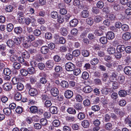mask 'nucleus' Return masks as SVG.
<instances>
[{
    "label": "nucleus",
    "mask_w": 131,
    "mask_h": 131,
    "mask_svg": "<svg viewBox=\"0 0 131 131\" xmlns=\"http://www.w3.org/2000/svg\"><path fill=\"white\" fill-rule=\"evenodd\" d=\"M73 92L70 90H68L66 91L64 93L65 97L67 99H70L73 96Z\"/></svg>",
    "instance_id": "5"
},
{
    "label": "nucleus",
    "mask_w": 131,
    "mask_h": 131,
    "mask_svg": "<svg viewBox=\"0 0 131 131\" xmlns=\"http://www.w3.org/2000/svg\"><path fill=\"white\" fill-rule=\"evenodd\" d=\"M14 30V32L17 34H20L22 31V29L20 27L15 28Z\"/></svg>",
    "instance_id": "24"
},
{
    "label": "nucleus",
    "mask_w": 131,
    "mask_h": 131,
    "mask_svg": "<svg viewBox=\"0 0 131 131\" xmlns=\"http://www.w3.org/2000/svg\"><path fill=\"white\" fill-rule=\"evenodd\" d=\"M84 0H75L73 2V5L77 6L80 9H83L84 7V5L82 2Z\"/></svg>",
    "instance_id": "1"
},
{
    "label": "nucleus",
    "mask_w": 131,
    "mask_h": 131,
    "mask_svg": "<svg viewBox=\"0 0 131 131\" xmlns=\"http://www.w3.org/2000/svg\"><path fill=\"white\" fill-rule=\"evenodd\" d=\"M78 23L77 19H74L71 20L70 22V25L72 27H75L77 26Z\"/></svg>",
    "instance_id": "11"
},
{
    "label": "nucleus",
    "mask_w": 131,
    "mask_h": 131,
    "mask_svg": "<svg viewBox=\"0 0 131 131\" xmlns=\"http://www.w3.org/2000/svg\"><path fill=\"white\" fill-rule=\"evenodd\" d=\"M60 85L63 89H66L69 87V84L67 81L63 80L62 81L60 82Z\"/></svg>",
    "instance_id": "16"
},
{
    "label": "nucleus",
    "mask_w": 131,
    "mask_h": 131,
    "mask_svg": "<svg viewBox=\"0 0 131 131\" xmlns=\"http://www.w3.org/2000/svg\"><path fill=\"white\" fill-rule=\"evenodd\" d=\"M24 88V86L22 83H17V88L18 90L19 91H21Z\"/></svg>",
    "instance_id": "55"
},
{
    "label": "nucleus",
    "mask_w": 131,
    "mask_h": 131,
    "mask_svg": "<svg viewBox=\"0 0 131 131\" xmlns=\"http://www.w3.org/2000/svg\"><path fill=\"white\" fill-rule=\"evenodd\" d=\"M14 98L17 101H20L21 99V95L19 92H17L15 94Z\"/></svg>",
    "instance_id": "27"
},
{
    "label": "nucleus",
    "mask_w": 131,
    "mask_h": 131,
    "mask_svg": "<svg viewBox=\"0 0 131 131\" xmlns=\"http://www.w3.org/2000/svg\"><path fill=\"white\" fill-rule=\"evenodd\" d=\"M75 66L70 62H69L65 64V68L66 70L68 71H73L75 69Z\"/></svg>",
    "instance_id": "2"
},
{
    "label": "nucleus",
    "mask_w": 131,
    "mask_h": 131,
    "mask_svg": "<svg viewBox=\"0 0 131 131\" xmlns=\"http://www.w3.org/2000/svg\"><path fill=\"white\" fill-rule=\"evenodd\" d=\"M53 58L55 61L57 62H59L61 60L60 57L57 55L54 56L53 57Z\"/></svg>",
    "instance_id": "60"
},
{
    "label": "nucleus",
    "mask_w": 131,
    "mask_h": 131,
    "mask_svg": "<svg viewBox=\"0 0 131 131\" xmlns=\"http://www.w3.org/2000/svg\"><path fill=\"white\" fill-rule=\"evenodd\" d=\"M23 46L26 49L29 48L30 46L29 42L28 41L26 40L23 42Z\"/></svg>",
    "instance_id": "43"
},
{
    "label": "nucleus",
    "mask_w": 131,
    "mask_h": 131,
    "mask_svg": "<svg viewBox=\"0 0 131 131\" xmlns=\"http://www.w3.org/2000/svg\"><path fill=\"white\" fill-rule=\"evenodd\" d=\"M99 60L98 59L96 58L92 59L91 61V63L92 65H94L98 63Z\"/></svg>",
    "instance_id": "56"
},
{
    "label": "nucleus",
    "mask_w": 131,
    "mask_h": 131,
    "mask_svg": "<svg viewBox=\"0 0 131 131\" xmlns=\"http://www.w3.org/2000/svg\"><path fill=\"white\" fill-rule=\"evenodd\" d=\"M6 44L9 47H12L14 46V42L11 40H9L6 42Z\"/></svg>",
    "instance_id": "51"
},
{
    "label": "nucleus",
    "mask_w": 131,
    "mask_h": 131,
    "mask_svg": "<svg viewBox=\"0 0 131 131\" xmlns=\"http://www.w3.org/2000/svg\"><path fill=\"white\" fill-rule=\"evenodd\" d=\"M82 77L83 79L87 80L89 77V74L87 72H84L82 73Z\"/></svg>",
    "instance_id": "46"
},
{
    "label": "nucleus",
    "mask_w": 131,
    "mask_h": 131,
    "mask_svg": "<svg viewBox=\"0 0 131 131\" xmlns=\"http://www.w3.org/2000/svg\"><path fill=\"white\" fill-rule=\"evenodd\" d=\"M49 110L50 112L53 114H56L58 112L57 108L55 106L51 107Z\"/></svg>",
    "instance_id": "28"
},
{
    "label": "nucleus",
    "mask_w": 131,
    "mask_h": 131,
    "mask_svg": "<svg viewBox=\"0 0 131 131\" xmlns=\"http://www.w3.org/2000/svg\"><path fill=\"white\" fill-rule=\"evenodd\" d=\"M33 34L35 36H39L41 34V31L39 29H36L33 31Z\"/></svg>",
    "instance_id": "47"
},
{
    "label": "nucleus",
    "mask_w": 131,
    "mask_h": 131,
    "mask_svg": "<svg viewBox=\"0 0 131 131\" xmlns=\"http://www.w3.org/2000/svg\"><path fill=\"white\" fill-rule=\"evenodd\" d=\"M14 26L12 24H8L7 26V30L8 32H10L13 29Z\"/></svg>",
    "instance_id": "45"
},
{
    "label": "nucleus",
    "mask_w": 131,
    "mask_h": 131,
    "mask_svg": "<svg viewBox=\"0 0 131 131\" xmlns=\"http://www.w3.org/2000/svg\"><path fill=\"white\" fill-rule=\"evenodd\" d=\"M121 28L122 30L124 31H128L129 28L128 26L125 24H122Z\"/></svg>",
    "instance_id": "35"
},
{
    "label": "nucleus",
    "mask_w": 131,
    "mask_h": 131,
    "mask_svg": "<svg viewBox=\"0 0 131 131\" xmlns=\"http://www.w3.org/2000/svg\"><path fill=\"white\" fill-rule=\"evenodd\" d=\"M125 49V46L123 45H118L117 47L116 50L117 52H123Z\"/></svg>",
    "instance_id": "19"
},
{
    "label": "nucleus",
    "mask_w": 131,
    "mask_h": 131,
    "mask_svg": "<svg viewBox=\"0 0 131 131\" xmlns=\"http://www.w3.org/2000/svg\"><path fill=\"white\" fill-rule=\"evenodd\" d=\"M80 54V52L78 50H74L72 52L73 55L75 57L79 56Z\"/></svg>",
    "instance_id": "57"
},
{
    "label": "nucleus",
    "mask_w": 131,
    "mask_h": 131,
    "mask_svg": "<svg viewBox=\"0 0 131 131\" xmlns=\"http://www.w3.org/2000/svg\"><path fill=\"white\" fill-rule=\"evenodd\" d=\"M96 6L98 8L101 9L104 6V4L102 1H99L97 3Z\"/></svg>",
    "instance_id": "52"
},
{
    "label": "nucleus",
    "mask_w": 131,
    "mask_h": 131,
    "mask_svg": "<svg viewBox=\"0 0 131 131\" xmlns=\"http://www.w3.org/2000/svg\"><path fill=\"white\" fill-rule=\"evenodd\" d=\"M51 17L54 19L57 18L58 16V14L56 11H53L51 12Z\"/></svg>",
    "instance_id": "42"
},
{
    "label": "nucleus",
    "mask_w": 131,
    "mask_h": 131,
    "mask_svg": "<svg viewBox=\"0 0 131 131\" xmlns=\"http://www.w3.org/2000/svg\"><path fill=\"white\" fill-rule=\"evenodd\" d=\"M11 73V71L8 68H5L3 70V73L5 75H10Z\"/></svg>",
    "instance_id": "32"
},
{
    "label": "nucleus",
    "mask_w": 131,
    "mask_h": 131,
    "mask_svg": "<svg viewBox=\"0 0 131 131\" xmlns=\"http://www.w3.org/2000/svg\"><path fill=\"white\" fill-rule=\"evenodd\" d=\"M83 90L85 93H89L92 91V89L90 86H87L83 88Z\"/></svg>",
    "instance_id": "25"
},
{
    "label": "nucleus",
    "mask_w": 131,
    "mask_h": 131,
    "mask_svg": "<svg viewBox=\"0 0 131 131\" xmlns=\"http://www.w3.org/2000/svg\"><path fill=\"white\" fill-rule=\"evenodd\" d=\"M4 113L7 115L9 116L12 113V111L11 109L9 108H5L3 110Z\"/></svg>",
    "instance_id": "20"
},
{
    "label": "nucleus",
    "mask_w": 131,
    "mask_h": 131,
    "mask_svg": "<svg viewBox=\"0 0 131 131\" xmlns=\"http://www.w3.org/2000/svg\"><path fill=\"white\" fill-rule=\"evenodd\" d=\"M100 41L102 44H105L107 41V38L105 37H101L100 39Z\"/></svg>",
    "instance_id": "39"
},
{
    "label": "nucleus",
    "mask_w": 131,
    "mask_h": 131,
    "mask_svg": "<svg viewBox=\"0 0 131 131\" xmlns=\"http://www.w3.org/2000/svg\"><path fill=\"white\" fill-rule=\"evenodd\" d=\"M104 128L107 130L110 131L113 128V125L111 123L108 122L106 123L104 125Z\"/></svg>",
    "instance_id": "12"
},
{
    "label": "nucleus",
    "mask_w": 131,
    "mask_h": 131,
    "mask_svg": "<svg viewBox=\"0 0 131 131\" xmlns=\"http://www.w3.org/2000/svg\"><path fill=\"white\" fill-rule=\"evenodd\" d=\"M131 38V34L129 32L124 33L122 36L123 39L125 40H128Z\"/></svg>",
    "instance_id": "8"
},
{
    "label": "nucleus",
    "mask_w": 131,
    "mask_h": 131,
    "mask_svg": "<svg viewBox=\"0 0 131 131\" xmlns=\"http://www.w3.org/2000/svg\"><path fill=\"white\" fill-rule=\"evenodd\" d=\"M103 119L105 122H109L111 119V116L107 114H106L104 115Z\"/></svg>",
    "instance_id": "23"
},
{
    "label": "nucleus",
    "mask_w": 131,
    "mask_h": 131,
    "mask_svg": "<svg viewBox=\"0 0 131 131\" xmlns=\"http://www.w3.org/2000/svg\"><path fill=\"white\" fill-rule=\"evenodd\" d=\"M21 74L23 75L26 76L28 74L27 70L25 69H22L20 70Z\"/></svg>",
    "instance_id": "61"
},
{
    "label": "nucleus",
    "mask_w": 131,
    "mask_h": 131,
    "mask_svg": "<svg viewBox=\"0 0 131 131\" xmlns=\"http://www.w3.org/2000/svg\"><path fill=\"white\" fill-rule=\"evenodd\" d=\"M54 70L57 73L61 72L62 71V68L60 66H57L54 68Z\"/></svg>",
    "instance_id": "50"
},
{
    "label": "nucleus",
    "mask_w": 131,
    "mask_h": 131,
    "mask_svg": "<svg viewBox=\"0 0 131 131\" xmlns=\"http://www.w3.org/2000/svg\"><path fill=\"white\" fill-rule=\"evenodd\" d=\"M67 112L69 114H75L76 113L75 110L72 107H69L67 110Z\"/></svg>",
    "instance_id": "26"
},
{
    "label": "nucleus",
    "mask_w": 131,
    "mask_h": 131,
    "mask_svg": "<svg viewBox=\"0 0 131 131\" xmlns=\"http://www.w3.org/2000/svg\"><path fill=\"white\" fill-rule=\"evenodd\" d=\"M57 21L60 23L62 24L63 23L64 21V17L62 15H59L58 17Z\"/></svg>",
    "instance_id": "37"
},
{
    "label": "nucleus",
    "mask_w": 131,
    "mask_h": 131,
    "mask_svg": "<svg viewBox=\"0 0 131 131\" xmlns=\"http://www.w3.org/2000/svg\"><path fill=\"white\" fill-rule=\"evenodd\" d=\"M52 124L54 127H57L60 125V122L58 120H55L53 122Z\"/></svg>",
    "instance_id": "49"
},
{
    "label": "nucleus",
    "mask_w": 131,
    "mask_h": 131,
    "mask_svg": "<svg viewBox=\"0 0 131 131\" xmlns=\"http://www.w3.org/2000/svg\"><path fill=\"white\" fill-rule=\"evenodd\" d=\"M118 93L119 95L122 97H125L127 94L126 91L123 90H121Z\"/></svg>",
    "instance_id": "34"
},
{
    "label": "nucleus",
    "mask_w": 131,
    "mask_h": 131,
    "mask_svg": "<svg viewBox=\"0 0 131 131\" xmlns=\"http://www.w3.org/2000/svg\"><path fill=\"white\" fill-rule=\"evenodd\" d=\"M110 91V89L106 88H103L101 90V92L104 95H107L108 94Z\"/></svg>",
    "instance_id": "30"
},
{
    "label": "nucleus",
    "mask_w": 131,
    "mask_h": 131,
    "mask_svg": "<svg viewBox=\"0 0 131 131\" xmlns=\"http://www.w3.org/2000/svg\"><path fill=\"white\" fill-rule=\"evenodd\" d=\"M78 91V93L79 94H77L75 96V99L77 101L79 102H82L83 99L82 96L80 95L79 94V93L81 92L80 91Z\"/></svg>",
    "instance_id": "13"
},
{
    "label": "nucleus",
    "mask_w": 131,
    "mask_h": 131,
    "mask_svg": "<svg viewBox=\"0 0 131 131\" xmlns=\"http://www.w3.org/2000/svg\"><path fill=\"white\" fill-rule=\"evenodd\" d=\"M124 71L125 73L128 75H131V67L127 66L125 67L124 69Z\"/></svg>",
    "instance_id": "7"
},
{
    "label": "nucleus",
    "mask_w": 131,
    "mask_h": 131,
    "mask_svg": "<svg viewBox=\"0 0 131 131\" xmlns=\"http://www.w3.org/2000/svg\"><path fill=\"white\" fill-rule=\"evenodd\" d=\"M5 11L8 12H11L13 9V7L11 5L7 6L5 8Z\"/></svg>",
    "instance_id": "40"
},
{
    "label": "nucleus",
    "mask_w": 131,
    "mask_h": 131,
    "mask_svg": "<svg viewBox=\"0 0 131 131\" xmlns=\"http://www.w3.org/2000/svg\"><path fill=\"white\" fill-rule=\"evenodd\" d=\"M27 39L28 41H29V42H31L34 41L35 39V36L33 35H27Z\"/></svg>",
    "instance_id": "44"
},
{
    "label": "nucleus",
    "mask_w": 131,
    "mask_h": 131,
    "mask_svg": "<svg viewBox=\"0 0 131 131\" xmlns=\"http://www.w3.org/2000/svg\"><path fill=\"white\" fill-rule=\"evenodd\" d=\"M81 16L83 18H86L89 15V12L86 10H83L81 12Z\"/></svg>",
    "instance_id": "31"
},
{
    "label": "nucleus",
    "mask_w": 131,
    "mask_h": 131,
    "mask_svg": "<svg viewBox=\"0 0 131 131\" xmlns=\"http://www.w3.org/2000/svg\"><path fill=\"white\" fill-rule=\"evenodd\" d=\"M114 33L112 31L108 32L106 35V37L108 39L112 40L114 37Z\"/></svg>",
    "instance_id": "14"
},
{
    "label": "nucleus",
    "mask_w": 131,
    "mask_h": 131,
    "mask_svg": "<svg viewBox=\"0 0 131 131\" xmlns=\"http://www.w3.org/2000/svg\"><path fill=\"white\" fill-rule=\"evenodd\" d=\"M67 121L70 122L73 121L74 120V117L72 116H68L66 117Z\"/></svg>",
    "instance_id": "59"
},
{
    "label": "nucleus",
    "mask_w": 131,
    "mask_h": 131,
    "mask_svg": "<svg viewBox=\"0 0 131 131\" xmlns=\"http://www.w3.org/2000/svg\"><path fill=\"white\" fill-rule=\"evenodd\" d=\"M114 111L115 113L117 114L122 115L123 114V113L122 111V110L119 108H116L114 109Z\"/></svg>",
    "instance_id": "62"
},
{
    "label": "nucleus",
    "mask_w": 131,
    "mask_h": 131,
    "mask_svg": "<svg viewBox=\"0 0 131 131\" xmlns=\"http://www.w3.org/2000/svg\"><path fill=\"white\" fill-rule=\"evenodd\" d=\"M111 98L113 100H116L118 97V95L117 93L115 92L112 93L111 95Z\"/></svg>",
    "instance_id": "54"
},
{
    "label": "nucleus",
    "mask_w": 131,
    "mask_h": 131,
    "mask_svg": "<svg viewBox=\"0 0 131 131\" xmlns=\"http://www.w3.org/2000/svg\"><path fill=\"white\" fill-rule=\"evenodd\" d=\"M101 17L99 16H95L94 18V21L96 23L100 22L102 20Z\"/></svg>",
    "instance_id": "41"
},
{
    "label": "nucleus",
    "mask_w": 131,
    "mask_h": 131,
    "mask_svg": "<svg viewBox=\"0 0 131 131\" xmlns=\"http://www.w3.org/2000/svg\"><path fill=\"white\" fill-rule=\"evenodd\" d=\"M85 115L82 112H80L78 115V118L80 120H82L84 119Z\"/></svg>",
    "instance_id": "29"
},
{
    "label": "nucleus",
    "mask_w": 131,
    "mask_h": 131,
    "mask_svg": "<svg viewBox=\"0 0 131 131\" xmlns=\"http://www.w3.org/2000/svg\"><path fill=\"white\" fill-rule=\"evenodd\" d=\"M107 51L109 54H113L115 53L116 50L115 48L113 47H111L108 48Z\"/></svg>",
    "instance_id": "21"
},
{
    "label": "nucleus",
    "mask_w": 131,
    "mask_h": 131,
    "mask_svg": "<svg viewBox=\"0 0 131 131\" xmlns=\"http://www.w3.org/2000/svg\"><path fill=\"white\" fill-rule=\"evenodd\" d=\"M54 65V62L52 60H49L46 62V66L47 67L51 69Z\"/></svg>",
    "instance_id": "9"
},
{
    "label": "nucleus",
    "mask_w": 131,
    "mask_h": 131,
    "mask_svg": "<svg viewBox=\"0 0 131 131\" xmlns=\"http://www.w3.org/2000/svg\"><path fill=\"white\" fill-rule=\"evenodd\" d=\"M44 42V41L43 40L39 39L33 42L32 44L34 47H38L41 46Z\"/></svg>",
    "instance_id": "4"
},
{
    "label": "nucleus",
    "mask_w": 131,
    "mask_h": 131,
    "mask_svg": "<svg viewBox=\"0 0 131 131\" xmlns=\"http://www.w3.org/2000/svg\"><path fill=\"white\" fill-rule=\"evenodd\" d=\"M41 100L43 102H45L47 100H49V98L47 95L45 94L42 95L41 96Z\"/></svg>",
    "instance_id": "38"
},
{
    "label": "nucleus",
    "mask_w": 131,
    "mask_h": 131,
    "mask_svg": "<svg viewBox=\"0 0 131 131\" xmlns=\"http://www.w3.org/2000/svg\"><path fill=\"white\" fill-rule=\"evenodd\" d=\"M82 54L84 57H87L89 56L90 53L87 50H84L82 51Z\"/></svg>",
    "instance_id": "36"
},
{
    "label": "nucleus",
    "mask_w": 131,
    "mask_h": 131,
    "mask_svg": "<svg viewBox=\"0 0 131 131\" xmlns=\"http://www.w3.org/2000/svg\"><path fill=\"white\" fill-rule=\"evenodd\" d=\"M28 74H32L35 72V70L33 67L29 68L27 70Z\"/></svg>",
    "instance_id": "33"
},
{
    "label": "nucleus",
    "mask_w": 131,
    "mask_h": 131,
    "mask_svg": "<svg viewBox=\"0 0 131 131\" xmlns=\"http://www.w3.org/2000/svg\"><path fill=\"white\" fill-rule=\"evenodd\" d=\"M40 122L42 125L45 126L47 124V121L46 119L42 118L40 120Z\"/></svg>",
    "instance_id": "63"
},
{
    "label": "nucleus",
    "mask_w": 131,
    "mask_h": 131,
    "mask_svg": "<svg viewBox=\"0 0 131 131\" xmlns=\"http://www.w3.org/2000/svg\"><path fill=\"white\" fill-rule=\"evenodd\" d=\"M29 93L31 96H34L38 94V92L36 89L33 88L29 91Z\"/></svg>",
    "instance_id": "10"
},
{
    "label": "nucleus",
    "mask_w": 131,
    "mask_h": 131,
    "mask_svg": "<svg viewBox=\"0 0 131 131\" xmlns=\"http://www.w3.org/2000/svg\"><path fill=\"white\" fill-rule=\"evenodd\" d=\"M13 67L15 69H18L20 68L21 65L19 63L15 62L13 64Z\"/></svg>",
    "instance_id": "48"
},
{
    "label": "nucleus",
    "mask_w": 131,
    "mask_h": 131,
    "mask_svg": "<svg viewBox=\"0 0 131 131\" xmlns=\"http://www.w3.org/2000/svg\"><path fill=\"white\" fill-rule=\"evenodd\" d=\"M71 128L69 126L65 125L63 127V131H71Z\"/></svg>",
    "instance_id": "64"
},
{
    "label": "nucleus",
    "mask_w": 131,
    "mask_h": 131,
    "mask_svg": "<svg viewBox=\"0 0 131 131\" xmlns=\"http://www.w3.org/2000/svg\"><path fill=\"white\" fill-rule=\"evenodd\" d=\"M117 81L119 83L123 84L125 82V77L123 75H119L117 78Z\"/></svg>",
    "instance_id": "17"
},
{
    "label": "nucleus",
    "mask_w": 131,
    "mask_h": 131,
    "mask_svg": "<svg viewBox=\"0 0 131 131\" xmlns=\"http://www.w3.org/2000/svg\"><path fill=\"white\" fill-rule=\"evenodd\" d=\"M82 125L84 128H86L89 127L90 123L88 120H84L82 122Z\"/></svg>",
    "instance_id": "22"
},
{
    "label": "nucleus",
    "mask_w": 131,
    "mask_h": 131,
    "mask_svg": "<svg viewBox=\"0 0 131 131\" xmlns=\"http://www.w3.org/2000/svg\"><path fill=\"white\" fill-rule=\"evenodd\" d=\"M29 109L30 112L33 114L36 113L38 110L37 107L35 106H31L29 108Z\"/></svg>",
    "instance_id": "18"
},
{
    "label": "nucleus",
    "mask_w": 131,
    "mask_h": 131,
    "mask_svg": "<svg viewBox=\"0 0 131 131\" xmlns=\"http://www.w3.org/2000/svg\"><path fill=\"white\" fill-rule=\"evenodd\" d=\"M50 92L52 95L56 97L59 94V91L58 89L56 88H53L51 89Z\"/></svg>",
    "instance_id": "6"
},
{
    "label": "nucleus",
    "mask_w": 131,
    "mask_h": 131,
    "mask_svg": "<svg viewBox=\"0 0 131 131\" xmlns=\"http://www.w3.org/2000/svg\"><path fill=\"white\" fill-rule=\"evenodd\" d=\"M3 89L6 91H9L12 88V84L10 83H6L3 85Z\"/></svg>",
    "instance_id": "3"
},
{
    "label": "nucleus",
    "mask_w": 131,
    "mask_h": 131,
    "mask_svg": "<svg viewBox=\"0 0 131 131\" xmlns=\"http://www.w3.org/2000/svg\"><path fill=\"white\" fill-rule=\"evenodd\" d=\"M107 17L111 21H113L115 20L116 19L115 16L113 14H109L108 16Z\"/></svg>",
    "instance_id": "53"
},
{
    "label": "nucleus",
    "mask_w": 131,
    "mask_h": 131,
    "mask_svg": "<svg viewBox=\"0 0 131 131\" xmlns=\"http://www.w3.org/2000/svg\"><path fill=\"white\" fill-rule=\"evenodd\" d=\"M74 107L78 110H81L82 108V106L80 103H78L75 104Z\"/></svg>",
    "instance_id": "58"
},
{
    "label": "nucleus",
    "mask_w": 131,
    "mask_h": 131,
    "mask_svg": "<svg viewBox=\"0 0 131 131\" xmlns=\"http://www.w3.org/2000/svg\"><path fill=\"white\" fill-rule=\"evenodd\" d=\"M49 51V49L47 46H43L41 48V51L42 54H46Z\"/></svg>",
    "instance_id": "15"
}]
</instances>
